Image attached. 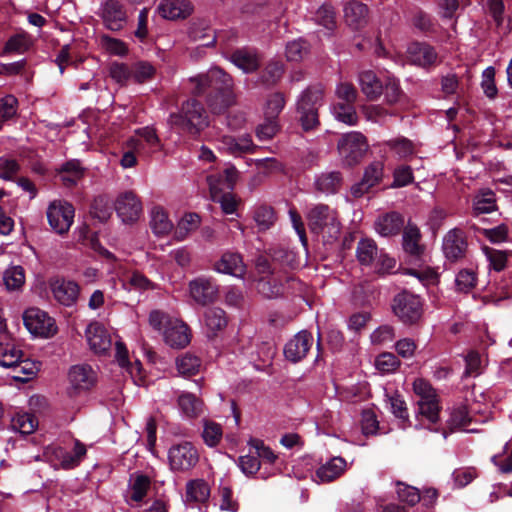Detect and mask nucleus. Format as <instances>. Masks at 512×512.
<instances>
[{
  "mask_svg": "<svg viewBox=\"0 0 512 512\" xmlns=\"http://www.w3.org/2000/svg\"><path fill=\"white\" fill-rule=\"evenodd\" d=\"M421 234L416 226L408 225L403 232V248L413 256H420L423 247L420 245Z\"/></svg>",
  "mask_w": 512,
  "mask_h": 512,
  "instance_id": "41",
  "label": "nucleus"
},
{
  "mask_svg": "<svg viewBox=\"0 0 512 512\" xmlns=\"http://www.w3.org/2000/svg\"><path fill=\"white\" fill-rule=\"evenodd\" d=\"M69 382L75 392L86 391L95 383V374L88 365H75L69 371Z\"/></svg>",
  "mask_w": 512,
  "mask_h": 512,
  "instance_id": "23",
  "label": "nucleus"
},
{
  "mask_svg": "<svg viewBox=\"0 0 512 512\" xmlns=\"http://www.w3.org/2000/svg\"><path fill=\"white\" fill-rule=\"evenodd\" d=\"M123 287L127 290L146 291L155 288V285L139 271L127 273L122 279Z\"/></svg>",
  "mask_w": 512,
  "mask_h": 512,
  "instance_id": "43",
  "label": "nucleus"
},
{
  "mask_svg": "<svg viewBox=\"0 0 512 512\" xmlns=\"http://www.w3.org/2000/svg\"><path fill=\"white\" fill-rule=\"evenodd\" d=\"M3 281L9 291L19 290L25 282L24 270L21 266H13L5 270Z\"/></svg>",
  "mask_w": 512,
  "mask_h": 512,
  "instance_id": "49",
  "label": "nucleus"
},
{
  "mask_svg": "<svg viewBox=\"0 0 512 512\" xmlns=\"http://www.w3.org/2000/svg\"><path fill=\"white\" fill-rule=\"evenodd\" d=\"M343 183L342 173L339 171H327L319 174L315 179L317 191L325 195L336 194Z\"/></svg>",
  "mask_w": 512,
  "mask_h": 512,
  "instance_id": "28",
  "label": "nucleus"
},
{
  "mask_svg": "<svg viewBox=\"0 0 512 512\" xmlns=\"http://www.w3.org/2000/svg\"><path fill=\"white\" fill-rule=\"evenodd\" d=\"M218 273L229 274L237 278H243L246 267L240 254L233 252L224 253L214 264Z\"/></svg>",
  "mask_w": 512,
  "mask_h": 512,
  "instance_id": "22",
  "label": "nucleus"
},
{
  "mask_svg": "<svg viewBox=\"0 0 512 512\" xmlns=\"http://www.w3.org/2000/svg\"><path fill=\"white\" fill-rule=\"evenodd\" d=\"M85 335L90 349L96 354H105L112 345L108 331L98 322L90 323L86 328Z\"/></svg>",
  "mask_w": 512,
  "mask_h": 512,
  "instance_id": "17",
  "label": "nucleus"
},
{
  "mask_svg": "<svg viewBox=\"0 0 512 512\" xmlns=\"http://www.w3.org/2000/svg\"><path fill=\"white\" fill-rule=\"evenodd\" d=\"M39 367V363L30 359H23L22 357L10 368L14 371L13 378L16 381L27 382L37 374Z\"/></svg>",
  "mask_w": 512,
  "mask_h": 512,
  "instance_id": "40",
  "label": "nucleus"
},
{
  "mask_svg": "<svg viewBox=\"0 0 512 512\" xmlns=\"http://www.w3.org/2000/svg\"><path fill=\"white\" fill-rule=\"evenodd\" d=\"M51 290L54 298L65 306L73 305L79 294L77 283L64 279H55L51 282Z\"/></svg>",
  "mask_w": 512,
  "mask_h": 512,
  "instance_id": "20",
  "label": "nucleus"
},
{
  "mask_svg": "<svg viewBox=\"0 0 512 512\" xmlns=\"http://www.w3.org/2000/svg\"><path fill=\"white\" fill-rule=\"evenodd\" d=\"M344 18L349 27L358 30L368 22V7L357 1L348 2L344 7Z\"/></svg>",
  "mask_w": 512,
  "mask_h": 512,
  "instance_id": "26",
  "label": "nucleus"
},
{
  "mask_svg": "<svg viewBox=\"0 0 512 512\" xmlns=\"http://www.w3.org/2000/svg\"><path fill=\"white\" fill-rule=\"evenodd\" d=\"M476 283V273L472 269H462L455 277V287L458 292L469 293Z\"/></svg>",
  "mask_w": 512,
  "mask_h": 512,
  "instance_id": "53",
  "label": "nucleus"
},
{
  "mask_svg": "<svg viewBox=\"0 0 512 512\" xmlns=\"http://www.w3.org/2000/svg\"><path fill=\"white\" fill-rule=\"evenodd\" d=\"M388 402L390 405V411L393 415L402 421H408V410L405 401L402 397L394 393L393 395L388 396Z\"/></svg>",
  "mask_w": 512,
  "mask_h": 512,
  "instance_id": "63",
  "label": "nucleus"
},
{
  "mask_svg": "<svg viewBox=\"0 0 512 512\" xmlns=\"http://www.w3.org/2000/svg\"><path fill=\"white\" fill-rule=\"evenodd\" d=\"M201 366L200 359L192 354L186 353L176 359L177 371L180 375L189 377L197 374Z\"/></svg>",
  "mask_w": 512,
  "mask_h": 512,
  "instance_id": "47",
  "label": "nucleus"
},
{
  "mask_svg": "<svg viewBox=\"0 0 512 512\" xmlns=\"http://www.w3.org/2000/svg\"><path fill=\"white\" fill-rule=\"evenodd\" d=\"M114 206L118 217L126 224L136 222L143 211L142 202L133 191L120 193L115 200Z\"/></svg>",
  "mask_w": 512,
  "mask_h": 512,
  "instance_id": "13",
  "label": "nucleus"
},
{
  "mask_svg": "<svg viewBox=\"0 0 512 512\" xmlns=\"http://www.w3.org/2000/svg\"><path fill=\"white\" fill-rule=\"evenodd\" d=\"M315 21L318 25L323 26L329 31L334 30L336 27L334 9L328 5L321 6L315 14Z\"/></svg>",
  "mask_w": 512,
  "mask_h": 512,
  "instance_id": "56",
  "label": "nucleus"
},
{
  "mask_svg": "<svg viewBox=\"0 0 512 512\" xmlns=\"http://www.w3.org/2000/svg\"><path fill=\"white\" fill-rule=\"evenodd\" d=\"M323 91L321 88H308L302 92L297 101V112L304 130H311L319 124L318 109L322 105Z\"/></svg>",
  "mask_w": 512,
  "mask_h": 512,
  "instance_id": "6",
  "label": "nucleus"
},
{
  "mask_svg": "<svg viewBox=\"0 0 512 512\" xmlns=\"http://www.w3.org/2000/svg\"><path fill=\"white\" fill-rule=\"evenodd\" d=\"M169 465L173 471H188L199 461V453L191 442L174 444L168 451Z\"/></svg>",
  "mask_w": 512,
  "mask_h": 512,
  "instance_id": "9",
  "label": "nucleus"
},
{
  "mask_svg": "<svg viewBox=\"0 0 512 512\" xmlns=\"http://www.w3.org/2000/svg\"><path fill=\"white\" fill-rule=\"evenodd\" d=\"M23 357L22 350L15 347L14 339L0 341V366L10 368Z\"/></svg>",
  "mask_w": 512,
  "mask_h": 512,
  "instance_id": "36",
  "label": "nucleus"
},
{
  "mask_svg": "<svg viewBox=\"0 0 512 512\" xmlns=\"http://www.w3.org/2000/svg\"><path fill=\"white\" fill-rule=\"evenodd\" d=\"M286 100L284 95L277 92L270 95L265 105V117L268 119H276L285 106Z\"/></svg>",
  "mask_w": 512,
  "mask_h": 512,
  "instance_id": "55",
  "label": "nucleus"
},
{
  "mask_svg": "<svg viewBox=\"0 0 512 512\" xmlns=\"http://www.w3.org/2000/svg\"><path fill=\"white\" fill-rule=\"evenodd\" d=\"M37 426L36 419L33 415L28 413L17 414L11 420L12 430L21 434H31L35 431Z\"/></svg>",
  "mask_w": 512,
  "mask_h": 512,
  "instance_id": "50",
  "label": "nucleus"
},
{
  "mask_svg": "<svg viewBox=\"0 0 512 512\" xmlns=\"http://www.w3.org/2000/svg\"><path fill=\"white\" fill-rule=\"evenodd\" d=\"M201 219L196 213H188L184 215L177 223L174 238L177 241L185 240L191 232L198 229L200 226Z\"/></svg>",
  "mask_w": 512,
  "mask_h": 512,
  "instance_id": "38",
  "label": "nucleus"
},
{
  "mask_svg": "<svg viewBox=\"0 0 512 512\" xmlns=\"http://www.w3.org/2000/svg\"><path fill=\"white\" fill-rule=\"evenodd\" d=\"M57 171L63 184L72 187L84 176L85 169L79 160L72 159L62 164Z\"/></svg>",
  "mask_w": 512,
  "mask_h": 512,
  "instance_id": "33",
  "label": "nucleus"
},
{
  "mask_svg": "<svg viewBox=\"0 0 512 512\" xmlns=\"http://www.w3.org/2000/svg\"><path fill=\"white\" fill-rule=\"evenodd\" d=\"M358 80L361 91L368 99L376 100L383 93V83L373 71L361 72Z\"/></svg>",
  "mask_w": 512,
  "mask_h": 512,
  "instance_id": "32",
  "label": "nucleus"
},
{
  "mask_svg": "<svg viewBox=\"0 0 512 512\" xmlns=\"http://www.w3.org/2000/svg\"><path fill=\"white\" fill-rule=\"evenodd\" d=\"M223 436V430L220 424L213 421H204L202 438L209 447L217 446Z\"/></svg>",
  "mask_w": 512,
  "mask_h": 512,
  "instance_id": "52",
  "label": "nucleus"
},
{
  "mask_svg": "<svg viewBox=\"0 0 512 512\" xmlns=\"http://www.w3.org/2000/svg\"><path fill=\"white\" fill-rule=\"evenodd\" d=\"M496 209L495 194L491 190H482L473 199V214L478 216Z\"/></svg>",
  "mask_w": 512,
  "mask_h": 512,
  "instance_id": "44",
  "label": "nucleus"
},
{
  "mask_svg": "<svg viewBox=\"0 0 512 512\" xmlns=\"http://www.w3.org/2000/svg\"><path fill=\"white\" fill-rule=\"evenodd\" d=\"M369 148L366 137L351 131L341 135L337 142V150L344 167H354L361 162Z\"/></svg>",
  "mask_w": 512,
  "mask_h": 512,
  "instance_id": "5",
  "label": "nucleus"
},
{
  "mask_svg": "<svg viewBox=\"0 0 512 512\" xmlns=\"http://www.w3.org/2000/svg\"><path fill=\"white\" fill-rule=\"evenodd\" d=\"M188 288L190 297L199 305L211 304L218 298V285L211 277L198 276L189 282Z\"/></svg>",
  "mask_w": 512,
  "mask_h": 512,
  "instance_id": "12",
  "label": "nucleus"
},
{
  "mask_svg": "<svg viewBox=\"0 0 512 512\" xmlns=\"http://www.w3.org/2000/svg\"><path fill=\"white\" fill-rule=\"evenodd\" d=\"M177 404L181 414L188 419H196L205 412V404L202 399L191 392H180Z\"/></svg>",
  "mask_w": 512,
  "mask_h": 512,
  "instance_id": "21",
  "label": "nucleus"
},
{
  "mask_svg": "<svg viewBox=\"0 0 512 512\" xmlns=\"http://www.w3.org/2000/svg\"><path fill=\"white\" fill-rule=\"evenodd\" d=\"M310 230L315 234H322L327 241L337 239L341 231V224L337 212L326 204H316L307 213Z\"/></svg>",
  "mask_w": 512,
  "mask_h": 512,
  "instance_id": "4",
  "label": "nucleus"
},
{
  "mask_svg": "<svg viewBox=\"0 0 512 512\" xmlns=\"http://www.w3.org/2000/svg\"><path fill=\"white\" fill-rule=\"evenodd\" d=\"M23 321L28 331L35 336L49 338L57 332L54 319L38 308L27 309L24 312Z\"/></svg>",
  "mask_w": 512,
  "mask_h": 512,
  "instance_id": "11",
  "label": "nucleus"
},
{
  "mask_svg": "<svg viewBox=\"0 0 512 512\" xmlns=\"http://www.w3.org/2000/svg\"><path fill=\"white\" fill-rule=\"evenodd\" d=\"M397 495L400 501L409 505H415L421 500V494L417 488L401 482L397 483Z\"/></svg>",
  "mask_w": 512,
  "mask_h": 512,
  "instance_id": "57",
  "label": "nucleus"
},
{
  "mask_svg": "<svg viewBox=\"0 0 512 512\" xmlns=\"http://www.w3.org/2000/svg\"><path fill=\"white\" fill-rule=\"evenodd\" d=\"M153 329L162 331L164 341L172 348H184L190 343L191 332L186 323L168 314L154 310L149 314Z\"/></svg>",
  "mask_w": 512,
  "mask_h": 512,
  "instance_id": "3",
  "label": "nucleus"
},
{
  "mask_svg": "<svg viewBox=\"0 0 512 512\" xmlns=\"http://www.w3.org/2000/svg\"><path fill=\"white\" fill-rule=\"evenodd\" d=\"M404 225V219L398 212H389L379 216L374 224L376 232L383 237L397 235Z\"/></svg>",
  "mask_w": 512,
  "mask_h": 512,
  "instance_id": "24",
  "label": "nucleus"
},
{
  "mask_svg": "<svg viewBox=\"0 0 512 512\" xmlns=\"http://www.w3.org/2000/svg\"><path fill=\"white\" fill-rule=\"evenodd\" d=\"M134 137L141 140L142 143L145 141L147 146H149L153 151L160 147L159 137L157 136L155 129L150 126L137 129Z\"/></svg>",
  "mask_w": 512,
  "mask_h": 512,
  "instance_id": "61",
  "label": "nucleus"
},
{
  "mask_svg": "<svg viewBox=\"0 0 512 512\" xmlns=\"http://www.w3.org/2000/svg\"><path fill=\"white\" fill-rule=\"evenodd\" d=\"M393 312L406 324L416 323L423 313V302L417 295L403 291L393 300Z\"/></svg>",
  "mask_w": 512,
  "mask_h": 512,
  "instance_id": "8",
  "label": "nucleus"
},
{
  "mask_svg": "<svg viewBox=\"0 0 512 512\" xmlns=\"http://www.w3.org/2000/svg\"><path fill=\"white\" fill-rule=\"evenodd\" d=\"M257 290L264 297L272 299L277 298L283 294V285L275 278H261L257 284Z\"/></svg>",
  "mask_w": 512,
  "mask_h": 512,
  "instance_id": "51",
  "label": "nucleus"
},
{
  "mask_svg": "<svg viewBox=\"0 0 512 512\" xmlns=\"http://www.w3.org/2000/svg\"><path fill=\"white\" fill-rule=\"evenodd\" d=\"M46 214L51 228L58 234H64L73 224L75 209L66 201L55 200L49 204Z\"/></svg>",
  "mask_w": 512,
  "mask_h": 512,
  "instance_id": "10",
  "label": "nucleus"
},
{
  "mask_svg": "<svg viewBox=\"0 0 512 512\" xmlns=\"http://www.w3.org/2000/svg\"><path fill=\"white\" fill-rule=\"evenodd\" d=\"M384 176V163L381 161H374L370 163L364 170L363 180L371 188L381 183Z\"/></svg>",
  "mask_w": 512,
  "mask_h": 512,
  "instance_id": "54",
  "label": "nucleus"
},
{
  "mask_svg": "<svg viewBox=\"0 0 512 512\" xmlns=\"http://www.w3.org/2000/svg\"><path fill=\"white\" fill-rule=\"evenodd\" d=\"M223 143L233 154L248 153L255 149V145L253 144L251 136L248 134L239 136L238 138L232 136H224Z\"/></svg>",
  "mask_w": 512,
  "mask_h": 512,
  "instance_id": "46",
  "label": "nucleus"
},
{
  "mask_svg": "<svg viewBox=\"0 0 512 512\" xmlns=\"http://www.w3.org/2000/svg\"><path fill=\"white\" fill-rule=\"evenodd\" d=\"M151 481L148 476L136 474L131 477L127 490L126 501L132 505L133 502H141L150 488Z\"/></svg>",
  "mask_w": 512,
  "mask_h": 512,
  "instance_id": "31",
  "label": "nucleus"
},
{
  "mask_svg": "<svg viewBox=\"0 0 512 512\" xmlns=\"http://www.w3.org/2000/svg\"><path fill=\"white\" fill-rule=\"evenodd\" d=\"M210 495V488L208 484L201 479L191 480L186 485V496L187 502H205Z\"/></svg>",
  "mask_w": 512,
  "mask_h": 512,
  "instance_id": "39",
  "label": "nucleus"
},
{
  "mask_svg": "<svg viewBox=\"0 0 512 512\" xmlns=\"http://www.w3.org/2000/svg\"><path fill=\"white\" fill-rule=\"evenodd\" d=\"M194 84L192 93L200 95L210 90L207 105L213 114H222L235 104L236 96L233 92V80L219 67L210 68L207 73L190 79Z\"/></svg>",
  "mask_w": 512,
  "mask_h": 512,
  "instance_id": "1",
  "label": "nucleus"
},
{
  "mask_svg": "<svg viewBox=\"0 0 512 512\" xmlns=\"http://www.w3.org/2000/svg\"><path fill=\"white\" fill-rule=\"evenodd\" d=\"M33 45L31 36L26 32L12 35L4 46V53L23 54L27 52Z\"/></svg>",
  "mask_w": 512,
  "mask_h": 512,
  "instance_id": "42",
  "label": "nucleus"
},
{
  "mask_svg": "<svg viewBox=\"0 0 512 512\" xmlns=\"http://www.w3.org/2000/svg\"><path fill=\"white\" fill-rule=\"evenodd\" d=\"M491 462L497 468L498 472L502 474L512 473V452L508 450L507 453L503 451L491 457Z\"/></svg>",
  "mask_w": 512,
  "mask_h": 512,
  "instance_id": "64",
  "label": "nucleus"
},
{
  "mask_svg": "<svg viewBox=\"0 0 512 512\" xmlns=\"http://www.w3.org/2000/svg\"><path fill=\"white\" fill-rule=\"evenodd\" d=\"M230 61L245 73H251L259 67L257 54L249 49H238L230 56Z\"/></svg>",
  "mask_w": 512,
  "mask_h": 512,
  "instance_id": "35",
  "label": "nucleus"
},
{
  "mask_svg": "<svg viewBox=\"0 0 512 512\" xmlns=\"http://www.w3.org/2000/svg\"><path fill=\"white\" fill-rule=\"evenodd\" d=\"M413 391L418 397L419 415L430 423H436L439 419L440 405L435 390L427 381L419 378L413 382Z\"/></svg>",
  "mask_w": 512,
  "mask_h": 512,
  "instance_id": "7",
  "label": "nucleus"
},
{
  "mask_svg": "<svg viewBox=\"0 0 512 512\" xmlns=\"http://www.w3.org/2000/svg\"><path fill=\"white\" fill-rule=\"evenodd\" d=\"M331 112L336 120L353 126L357 124L358 116L354 107V103L337 102L332 105Z\"/></svg>",
  "mask_w": 512,
  "mask_h": 512,
  "instance_id": "45",
  "label": "nucleus"
},
{
  "mask_svg": "<svg viewBox=\"0 0 512 512\" xmlns=\"http://www.w3.org/2000/svg\"><path fill=\"white\" fill-rule=\"evenodd\" d=\"M158 11L163 18L176 20L189 16L192 5L188 0H162Z\"/></svg>",
  "mask_w": 512,
  "mask_h": 512,
  "instance_id": "25",
  "label": "nucleus"
},
{
  "mask_svg": "<svg viewBox=\"0 0 512 512\" xmlns=\"http://www.w3.org/2000/svg\"><path fill=\"white\" fill-rule=\"evenodd\" d=\"M378 248L374 240L363 238L356 248L357 260L361 265L370 266L378 256Z\"/></svg>",
  "mask_w": 512,
  "mask_h": 512,
  "instance_id": "37",
  "label": "nucleus"
},
{
  "mask_svg": "<svg viewBox=\"0 0 512 512\" xmlns=\"http://www.w3.org/2000/svg\"><path fill=\"white\" fill-rule=\"evenodd\" d=\"M442 250L447 260L457 262L465 257L467 241L462 230L454 228L443 237Z\"/></svg>",
  "mask_w": 512,
  "mask_h": 512,
  "instance_id": "15",
  "label": "nucleus"
},
{
  "mask_svg": "<svg viewBox=\"0 0 512 512\" xmlns=\"http://www.w3.org/2000/svg\"><path fill=\"white\" fill-rule=\"evenodd\" d=\"M100 44L107 52L113 55L123 56L128 51L126 44L122 40L108 35L100 36Z\"/></svg>",
  "mask_w": 512,
  "mask_h": 512,
  "instance_id": "58",
  "label": "nucleus"
},
{
  "mask_svg": "<svg viewBox=\"0 0 512 512\" xmlns=\"http://www.w3.org/2000/svg\"><path fill=\"white\" fill-rule=\"evenodd\" d=\"M308 46L304 40L289 42L286 46V57L289 61H300L307 54Z\"/></svg>",
  "mask_w": 512,
  "mask_h": 512,
  "instance_id": "60",
  "label": "nucleus"
},
{
  "mask_svg": "<svg viewBox=\"0 0 512 512\" xmlns=\"http://www.w3.org/2000/svg\"><path fill=\"white\" fill-rule=\"evenodd\" d=\"M313 345L311 333L302 330L290 339L284 347V355L287 360L297 363L306 357Z\"/></svg>",
  "mask_w": 512,
  "mask_h": 512,
  "instance_id": "16",
  "label": "nucleus"
},
{
  "mask_svg": "<svg viewBox=\"0 0 512 512\" xmlns=\"http://www.w3.org/2000/svg\"><path fill=\"white\" fill-rule=\"evenodd\" d=\"M122 149L120 165L122 168L128 169L137 164V155H140L144 150V144L136 137H130L123 143Z\"/></svg>",
  "mask_w": 512,
  "mask_h": 512,
  "instance_id": "34",
  "label": "nucleus"
},
{
  "mask_svg": "<svg viewBox=\"0 0 512 512\" xmlns=\"http://www.w3.org/2000/svg\"><path fill=\"white\" fill-rule=\"evenodd\" d=\"M253 218L258 230L261 232L270 229L276 221L274 210L265 205L259 206L255 209Z\"/></svg>",
  "mask_w": 512,
  "mask_h": 512,
  "instance_id": "48",
  "label": "nucleus"
},
{
  "mask_svg": "<svg viewBox=\"0 0 512 512\" xmlns=\"http://www.w3.org/2000/svg\"><path fill=\"white\" fill-rule=\"evenodd\" d=\"M407 59L411 64L427 67L436 62L437 53L430 45L415 42L407 48Z\"/></svg>",
  "mask_w": 512,
  "mask_h": 512,
  "instance_id": "19",
  "label": "nucleus"
},
{
  "mask_svg": "<svg viewBox=\"0 0 512 512\" xmlns=\"http://www.w3.org/2000/svg\"><path fill=\"white\" fill-rule=\"evenodd\" d=\"M203 322L207 335L214 337L227 326L228 319L222 308L211 307L205 310Z\"/></svg>",
  "mask_w": 512,
  "mask_h": 512,
  "instance_id": "27",
  "label": "nucleus"
},
{
  "mask_svg": "<svg viewBox=\"0 0 512 512\" xmlns=\"http://www.w3.org/2000/svg\"><path fill=\"white\" fill-rule=\"evenodd\" d=\"M172 128H177L192 136H197L209 125L208 115L203 105L195 99L184 102L179 113H171L167 120Z\"/></svg>",
  "mask_w": 512,
  "mask_h": 512,
  "instance_id": "2",
  "label": "nucleus"
},
{
  "mask_svg": "<svg viewBox=\"0 0 512 512\" xmlns=\"http://www.w3.org/2000/svg\"><path fill=\"white\" fill-rule=\"evenodd\" d=\"M399 364L398 358L389 352L380 354L375 361L376 368L383 373L395 371Z\"/></svg>",
  "mask_w": 512,
  "mask_h": 512,
  "instance_id": "62",
  "label": "nucleus"
},
{
  "mask_svg": "<svg viewBox=\"0 0 512 512\" xmlns=\"http://www.w3.org/2000/svg\"><path fill=\"white\" fill-rule=\"evenodd\" d=\"M347 467L345 459L333 457L316 470V477L319 482H331L341 476Z\"/></svg>",
  "mask_w": 512,
  "mask_h": 512,
  "instance_id": "30",
  "label": "nucleus"
},
{
  "mask_svg": "<svg viewBox=\"0 0 512 512\" xmlns=\"http://www.w3.org/2000/svg\"><path fill=\"white\" fill-rule=\"evenodd\" d=\"M104 26L111 31L121 30L127 21V12L119 0H104L98 12Z\"/></svg>",
  "mask_w": 512,
  "mask_h": 512,
  "instance_id": "14",
  "label": "nucleus"
},
{
  "mask_svg": "<svg viewBox=\"0 0 512 512\" xmlns=\"http://www.w3.org/2000/svg\"><path fill=\"white\" fill-rule=\"evenodd\" d=\"M238 170L234 166L227 167L223 174H213L207 177L211 197L216 200L224 190H232L237 179Z\"/></svg>",
  "mask_w": 512,
  "mask_h": 512,
  "instance_id": "18",
  "label": "nucleus"
},
{
  "mask_svg": "<svg viewBox=\"0 0 512 512\" xmlns=\"http://www.w3.org/2000/svg\"><path fill=\"white\" fill-rule=\"evenodd\" d=\"M335 95L339 102L354 103L357 99L358 92L352 83L340 82L336 86Z\"/></svg>",
  "mask_w": 512,
  "mask_h": 512,
  "instance_id": "59",
  "label": "nucleus"
},
{
  "mask_svg": "<svg viewBox=\"0 0 512 512\" xmlns=\"http://www.w3.org/2000/svg\"><path fill=\"white\" fill-rule=\"evenodd\" d=\"M150 227L156 236H165L172 231L173 223L162 206L155 205L151 208Z\"/></svg>",
  "mask_w": 512,
  "mask_h": 512,
  "instance_id": "29",
  "label": "nucleus"
}]
</instances>
